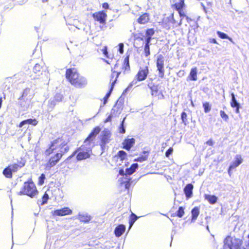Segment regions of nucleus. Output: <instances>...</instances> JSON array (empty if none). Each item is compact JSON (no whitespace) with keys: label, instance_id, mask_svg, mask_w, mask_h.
<instances>
[{"label":"nucleus","instance_id":"4","mask_svg":"<svg viewBox=\"0 0 249 249\" xmlns=\"http://www.w3.org/2000/svg\"><path fill=\"white\" fill-rule=\"evenodd\" d=\"M77 153V160H81L89 158L91 153V149L90 148V144L80 147L76 151L74 152V154Z\"/></svg>","mask_w":249,"mask_h":249},{"label":"nucleus","instance_id":"1","mask_svg":"<svg viewBox=\"0 0 249 249\" xmlns=\"http://www.w3.org/2000/svg\"><path fill=\"white\" fill-rule=\"evenodd\" d=\"M68 150V146L64 143L62 139H58L52 142L49 147L44 152L45 156L54 154L51 157L48 162L46 164V168L50 169L53 167Z\"/></svg>","mask_w":249,"mask_h":249},{"label":"nucleus","instance_id":"40","mask_svg":"<svg viewBox=\"0 0 249 249\" xmlns=\"http://www.w3.org/2000/svg\"><path fill=\"white\" fill-rule=\"evenodd\" d=\"M203 107L204 109V112L205 113H207L209 112L211 110V107L209 105V104L207 102H206L203 104Z\"/></svg>","mask_w":249,"mask_h":249},{"label":"nucleus","instance_id":"62","mask_svg":"<svg viewBox=\"0 0 249 249\" xmlns=\"http://www.w3.org/2000/svg\"><path fill=\"white\" fill-rule=\"evenodd\" d=\"M246 125H247L248 127H249V122H247L246 123Z\"/></svg>","mask_w":249,"mask_h":249},{"label":"nucleus","instance_id":"15","mask_svg":"<svg viewBox=\"0 0 249 249\" xmlns=\"http://www.w3.org/2000/svg\"><path fill=\"white\" fill-rule=\"evenodd\" d=\"M120 113L121 110L119 109L117 105L114 106L111 111L110 114L107 118L105 122H110L112 117L116 116L117 114H120Z\"/></svg>","mask_w":249,"mask_h":249},{"label":"nucleus","instance_id":"33","mask_svg":"<svg viewBox=\"0 0 249 249\" xmlns=\"http://www.w3.org/2000/svg\"><path fill=\"white\" fill-rule=\"evenodd\" d=\"M123 68L124 69L125 71L128 70L129 68L128 56H127L124 59Z\"/></svg>","mask_w":249,"mask_h":249},{"label":"nucleus","instance_id":"54","mask_svg":"<svg viewBox=\"0 0 249 249\" xmlns=\"http://www.w3.org/2000/svg\"><path fill=\"white\" fill-rule=\"evenodd\" d=\"M210 41L213 43L218 44L217 41L214 38L210 39Z\"/></svg>","mask_w":249,"mask_h":249},{"label":"nucleus","instance_id":"41","mask_svg":"<svg viewBox=\"0 0 249 249\" xmlns=\"http://www.w3.org/2000/svg\"><path fill=\"white\" fill-rule=\"evenodd\" d=\"M184 213V209L183 208V207H179L178 210L177 212V215L179 217H181L183 215Z\"/></svg>","mask_w":249,"mask_h":249},{"label":"nucleus","instance_id":"24","mask_svg":"<svg viewBox=\"0 0 249 249\" xmlns=\"http://www.w3.org/2000/svg\"><path fill=\"white\" fill-rule=\"evenodd\" d=\"M205 199L211 204H215L217 200V197L215 196L211 195H205Z\"/></svg>","mask_w":249,"mask_h":249},{"label":"nucleus","instance_id":"27","mask_svg":"<svg viewBox=\"0 0 249 249\" xmlns=\"http://www.w3.org/2000/svg\"><path fill=\"white\" fill-rule=\"evenodd\" d=\"M138 167V164L137 163H134L131 165V167L129 168L125 169L126 174L130 175L132 174Z\"/></svg>","mask_w":249,"mask_h":249},{"label":"nucleus","instance_id":"35","mask_svg":"<svg viewBox=\"0 0 249 249\" xmlns=\"http://www.w3.org/2000/svg\"><path fill=\"white\" fill-rule=\"evenodd\" d=\"M110 137L109 133L108 132H106L104 135L102 137V142L104 144H106L107 142H108V139Z\"/></svg>","mask_w":249,"mask_h":249},{"label":"nucleus","instance_id":"58","mask_svg":"<svg viewBox=\"0 0 249 249\" xmlns=\"http://www.w3.org/2000/svg\"><path fill=\"white\" fill-rule=\"evenodd\" d=\"M239 107H240V106H237V107H235L236 108V109H235V112L236 113H239Z\"/></svg>","mask_w":249,"mask_h":249},{"label":"nucleus","instance_id":"37","mask_svg":"<svg viewBox=\"0 0 249 249\" xmlns=\"http://www.w3.org/2000/svg\"><path fill=\"white\" fill-rule=\"evenodd\" d=\"M125 181H124L123 183L124 184L125 188L127 189H129L130 187L131 181L130 178H125Z\"/></svg>","mask_w":249,"mask_h":249},{"label":"nucleus","instance_id":"38","mask_svg":"<svg viewBox=\"0 0 249 249\" xmlns=\"http://www.w3.org/2000/svg\"><path fill=\"white\" fill-rule=\"evenodd\" d=\"M48 199H49V196L46 193L44 194V195H43V196L42 197V202L40 203L41 205H43L47 203Z\"/></svg>","mask_w":249,"mask_h":249},{"label":"nucleus","instance_id":"8","mask_svg":"<svg viewBox=\"0 0 249 249\" xmlns=\"http://www.w3.org/2000/svg\"><path fill=\"white\" fill-rule=\"evenodd\" d=\"M119 74H120V72H116L115 71L112 72V73L111 75L112 77L111 79V81H112V84H111V87L110 91L109 92H108L107 93L106 95L104 98V104H103L104 105H105L106 104V103L107 102V100L108 97L110 96V92H111V91L113 89V86L117 80V78L118 77Z\"/></svg>","mask_w":249,"mask_h":249},{"label":"nucleus","instance_id":"26","mask_svg":"<svg viewBox=\"0 0 249 249\" xmlns=\"http://www.w3.org/2000/svg\"><path fill=\"white\" fill-rule=\"evenodd\" d=\"M197 70L196 67L192 68L191 70L189 77L190 80L193 81H196L197 80Z\"/></svg>","mask_w":249,"mask_h":249},{"label":"nucleus","instance_id":"7","mask_svg":"<svg viewBox=\"0 0 249 249\" xmlns=\"http://www.w3.org/2000/svg\"><path fill=\"white\" fill-rule=\"evenodd\" d=\"M92 17L95 20L99 22L100 24H104L106 23L107 15L105 12H96L93 14Z\"/></svg>","mask_w":249,"mask_h":249},{"label":"nucleus","instance_id":"28","mask_svg":"<svg viewBox=\"0 0 249 249\" xmlns=\"http://www.w3.org/2000/svg\"><path fill=\"white\" fill-rule=\"evenodd\" d=\"M78 219L81 221L88 222L90 220V217L86 213H79Z\"/></svg>","mask_w":249,"mask_h":249},{"label":"nucleus","instance_id":"31","mask_svg":"<svg viewBox=\"0 0 249 249\" xmlns=\"http://www.w3.org/2000/svg\"><path fill=\"white\" fill-rule=\"evenodd\" d=\"M217 35L218 36L222 38V39H229L231 42H233V40L230 37H229L227 35H226V34L223 33V32H220V31H217Z\"/></svg>","mask_w":249,"mask_h":249},{"label":"nucleus","instance_id":"55","mask_svg":"<svg viewBox=\"0 0 249 249\" xmlns=\"http://www.w3.org/2000/svg\"><path fill=\"white\" fill-rule=\"evenodd\" d=\"M207 143L209 145H213V143L212 140H210L207 142Z\"/></svg>","mask_w":249,"mask_h":249},{"label":"nucleus","instance_id":"16","mask_svg":"<svg viewBox=\"0 0 249 249\" xmlns=\"http://www.w3.org/2000/svg\"><path fill=\"white\" fill-rule=\"evenodd\" d=\"M243 162V159L240 155H237L235 157V160L230 166V170H232L241 164Z\"/></svg>","mask_w":249,"mask_h":249},{"label":"nucleus","instance_id":"51","mask_svg":"<svg viewBox=\"0 0 249 249\" xmlns=\"http://www.w3.org/2000/svg\"><path fill=\"white\" fill-rule=\"evenodd\" d=\"M137 218H138V217L135 214L132 213L131 215V216H130V220L132 221L135 222L136 221V220L137 219Z\"/></svg>","mask_w":249,"mask_h":249},{"label":"nucleus","instance_id":"53","mask_svg":"<svg viewBox=\"0 0 249 249\" xmlns=\"http://www.w3.org/2000/svg\"><path fill=\"white\" fill-rule=\"evenodd\" d=\"M102 51H103V53H104L106 56H107V47H105L104 48V49H103Z\"/></svg>","mask_w":249,"mask_h":249},{"label":"nucleus","instance_id":"61","mask_svg":"<svg viewBox=\"0 0 249 249\" xmlns=\"http://www.w3.org/2000/svg\"><path fill=\"white\" fill-rule=\"evenodd\" d=\"M133 85V82L130 84L129 86L128 87V88H130Z\"/></svg>","mask_w":249,"mask_h":249},{"label":"nucleus","instance_id":"30","mask_svg":"<svg viewBox=\"0 0 249 249\" xmlns=\"http://www.w3.org/2000/svg\"><path fill=\"white\" fill-rule=\"evenodd\" d=\"M12 173L13 172L9 166L4 169L3 171V174L7 178H11L12 177Z\"/></svg>","mask_w":249,"mask_h":249},{"label":"nucleus","instance_id":"64","mask_svg":"<svg viewBox=\"0 0 249 249\" xmlns=\"http://www.w3.org/2000/svg\"><path fill=\"white\" fill-rule=\"evenodd\" d=\"M48 0H42V2H45L47 1Z\"/></svg>","mask_w":249,"mask_h":249},{"label":"nucleus","instance_id":"52","mask_svg":"<svg viewBox=\"0 0 249 249\" xmlns=\"http://www.w3.org/2000/svg\"><path fill=\"white\" fill-rule=\"evenodd\" d=\"M102 7L103 8H105V9H108V7H109V5H108V4L107 3H104L103 4H102Z\"/></svg>","mask_w":249,"mask_h":249},{"label":"nucleus","instance_id":"18","mask_svg":"<svg viewBox=\"0 0 249 249\" xmlns=\"http://www.w3.org/2000/svg\"><path fill=\"white\" fill-rule=\"evenodd\" d=\"M151 94L152 96L158 97L159 99H162L164 96L161 92L158 91L157 86H153L151 87Z\"/></svg>","mask_w":249,"mask_h":249},{"label":"nucleus","instance_id":"11","mask_svg":"<svg viewBox=\"0 0 249 249\" xmlns=\"http://www.w3.org/2000/svg\"><path fill=\"white\" fill-rule=\"evenodd\" d=\"M72 213V211L68 207H65L61 209L56 210L52 212L53 215L65 216L70 215Z\"/></svg>","mask_w":249,"mask_h":249},{"label":"nucleus","instance_id":"9","mask_svg":"<svg viewBox=\"0 0 249 249\" xmlns=\"http://www.w3.org/2000/svg\"><path fill=\"white\" fill-rule=\"evenodd\" d=\"M100 130L101 129L99 126H97L94 128L88 137L85 141L84 142L85 145H87L90 144V142L93 141L96 136L100 132Z\"/></svg>","mask_w":249,"mask_h":249},{"label":"nucleus","instance_id":"56","mask_svg":"<svg viewBox=\"0 0 249 249\" xmlns=\"http://www.w3.org/2000/svg\"><path fill=\"white\" fill-rule=\"evenodd\" d=\"M123 125V122L122 123V125ZM125 132V129L122 126V128L120 129V133H124Z\"/></svg>","mask_w":249,"mask_h":249},{"label":"nucleus","instance_id":"21","mask_svg":"<svg viewBox=\"0 0 249 249\" xmlns=\"http://www.w3.org/2000/svg\"><path fill=\"white\" fill-rule=\"evenodd\" d=\"M125 227L123 224L119 225L115 229L114 233L117 237L121 236L124 232Z\"/></svg>","mask_w":249,"mask_h":249},{"label":"nucleus","instance_id":"60","mask_svg":"<svg viewBox=\"0 0 249 249\" xmlns=\"http://www.w3.org/2000/svg\"><path fill=\"white\" fill-rule=\"evenodd\" d=\"M231 170H230V167L229 168V170H228V173H229V175L231 176Z\"/></svg>","mask_w":249,"mask_h":249},{"label":"nucleus","instance_id":"45","mask_svg":"<svg viewBox=\"0 0 249 249\" xmlns=\"http://www.w3.org/2000/svg\"><path fill=\"white\" fill-rule=\"evenodd\" d=\"M53 99L57 103H58L61 101L62 99V96L60 94H57L53 97Z\"/></svg>","mask_w":249,"mask_h":249},{"label":"nucleus","instance_id":"5","mask_svg":"<svg viewBox=\"0 0 249 249\" xmlns=\"http://www.w3.org/2000/svg\"><path fill=\"white\" fill-rule=\"evenodd\" d=\"M224 244V248L225 249H240L241 241L236 239H232L231 236H228L225 239Z\"/></svg>","mask_w":249,"mask_h":249},{"label":"nucleus","instance_id":"14","mask_svg":"<svg viewBox=\"0 0 249 249\" xmlns=\"http://www.w3.org/2000/svg\"><path fill=\"white\" fill-rule=\"evenodd\" d=\"M135 140L133 138L126 139L123 142V147L126 150H129L135 143Z\"/></svg>","mask_w":249,"mask_h":249},{"label":"nucleus","instance_id":"48","mask_svg":"<svg viewBox=\"0 0 249 249\" xmlns=\"http://www.w3.org/2000/svg\"><path fill=\"white\" fill-rule=\"evenodd\" d=\"M57 103V102L53 98H52L49 101V105L51 107H53Z\"/></svg>","mask_w":249,"mask_h":249},{"label":"nucleus","instance_id":"2","mask_svg":"<svg viewBox=\"0 0 249 249\" xmlns=\"http://www.w3.org/2000/svg\"><path fill=\"white\" fill-rule=\"evenodd\" d=\"M66 76L71 84L75 88H84L88 84L86 78L83 76L80 75L74 69L67 70Z\"/></svg>","mask_w":249,"mask_h":249},{"label":"nucleus","instance_id":"19","mask_svg":"<svg viewBox=\"0 0 249 249\" xmlns=\"http://www.w3.org/2000/svg\"><path fill=\"white\" fill-rule=\"evenodd\" d=\"M37 123L38 121L36 119H29L21 122L19 124L18 127H22L25 124H32L35 126Z\"/></svg>","mask_w":249,"mask_h":249},{"label":"nucleus","instance_id":"63","mask_svg":"<svg viewBox=\"0 0 249 249\" xmlns=\"http://www.w3.org/2000/svg\"><path fill=\"white\" fill-rule=\"evenodd\" d=\"M202 4V6H203V9L204 10H205V7L204 5L203 4Z\"/></svg>","mask_w":249,"mask_h":249},{"label":"nucleus","instance_id":"23","mask_svg":"<svg viewBox=\"0 0 249 249\" xmlns=\"http://www.w3.org/2000/svg\"><path fill=\"white\" fill-rule=\"evenodd\" d=\"M154 34V31L153 29L147 30L145 36V42L150 43L152 36Z\"/></svg>","mask_w":249,"mask_h":249},{"label":"nucleus","instance_id":"22","mask_svg":"<svg viewBox=\"0 0 249 249\" xmlns=\"http://www.w3.org/2000/svg\"><path fill=\"white\" fill-rule=\"evenodd\" d=\"M149 20V15L147 13H145L140 17L138 19V22L140 24H145Z\"/></svg>","mask_w":249,"mask_h":249},{"label":"nucleus","instance_id":"12","mask_svg":"<svg viewBox=\"0 0 249 249\" xmlns=\"http://www.w3.org/2000/svg\"><path fill=\"white\" fill-rule=\"evenodd\" d=\"M148 73V69L147 67L140 70L136 75L138 80L140 81L144 80L146 78Z\"/></svg>","mask_w":249,"mask_h":249},{"label":"nucleus","instance_id":"57","mask_svg":"<svg viewBox=\"0 0 249 249\" xmlns=\"http://www.w3.org/2000/svg\"><path fill=\"white\" fill-rule=\"evenodd\" d=\"M135 222L134 221H132L130 220H129V229H130L131 228V227L132 226V225H133V224Z\"/></svg>","mask_w":249,"mask_h":249},{"label":"nucleus","instance_id":"36","mask_svg":"<svg viewBox=\"0 0 249 249\" xmlns=\"http://www.w3.org/2000/svg\"><path fill=\"white\" fill-rule=\"evenodd\" d=\"M114 247L113 243L110 241H107L104 245V249H111Z\"/></svg>","mask_w":249,"mask_h":249},{"label":"nucleus","instance_id":"59","mask_svg":"<svg viewBox=\"0 0 249 249\" xmlns=\"http://www.w3.org/2000/svg\"><path fill=\"white\" fill-rule=\"evenodd\" d=\"M179 11V14L181 17H185V15L181 13V11L180 10H178Z\"/></svg>","mask_w":249,"mask_h":249},{"label":"nucleus","instance_id":"6","mask_svg":"<svg viewBox=\"0 0 249 249\" xmlns=\"http://www.w3.org/2000/svg\"><path fill=\"white\" fill-rule=\"evenodd\" d=\"M164 56L161 54L158 55L156 65L158 70L159 72V76L161 78H163L164 74Z\"/></svg>","mask_w":249,"mask_h":249},{"label":"nucleus","instance_id":"39","mask_svg":"<svg viewBox=\"0 0 249 249\" xmlns=\"http://www.w3.org/2000/svg\"><path fill=\"white\" fill-rule=\"evenodd\" d=\"M148 158V155H142L139 157H138L137 159H135V161H139V162H142L143 161H145L147 160Z\"/></svg>","mask_w":249,"mask_h":249},{"label":"nucleus","instance_id":"13","mask_svg":"<svg viewBox=\"0 0 249 249\" xmlns=\"http://www.w3.org/2000/svg\"><path fill=\"white\" fill-rule=\"evenodd\" d=\"M126 153L124 151H120L118 153V159L122 161V164L125 166H127L129 163L126 160Z\"/></svg>","mask_w":249,"mask_h":249},{"label":"nucleus","instance_id":"25","mask_svg":"<svg viewBox=\"0 0 249 249\" xmlns=\"http://www.w3.org/2000/svg\"><path fill=\"white\" fill-rule=\"evenodd\" d=\"M192 213V222H194L196 219L199 214V209L196 207L194 209H192L191 211Z\"/></svg>","mask_w":249,"mask_h":249},{"label":"nucleus","instance_id":"20","mask_svg":"<svg viewBox=\"0 0 249 249\" xmlns=\"http://www.w3.org/2000/svg\"><path fill=\"white\" fill-rule=\"evenodd\" d=\"M193 185L192 184H187L184 189V192L187 198L192 197L193 193Z\"/></svg>","mask_w":249,"mask_h":249},{"label":"nucleus","instance_id":"50","mask_svg":"<svg viewBox=\"0 0 249 249\" xmlns=\"http://www.w3.org/2000/svg\"><path fill=\"white\" fill-rule=\"evenodd\" d=\"M173 151V148H170L169 149H168L167 151H166V152L165 153V156L167 157H168L169 156V155L172 153Z\"/></svg>","mask_w":249,"mask_h":249},{"label":"nucleus","instance_id":"42","mask_svg":"<svg viewBox=\"0 0 249 249\" xmlns=\"http://www.w3.org/2000/svg\"><path fill=\"white\" fill-rule=\"evenodd\" d=\"M181 119H182V122L184 124L186 125L187 123V114H186V113L185 112H183L181 113Z\"/></svg>","mask_w":249,"mask_h":249},{"label":"nucleus","instance_id":"32","mask_svg":"<svg viewBox=\"0 0 249 249\" xmlns=\"http://www.w3.org/2000/svg\"><path fill=\"white\" fill-rule=\"evenodd\" d=\"M231 107H236L237 106H240L239 104L237 102L234 94L233 93L231 94Z\"/></svg>","mask_w":249,"mask_h":249},{"label":"nucleus","instance_id":"29","mask_svg":"<svg viewBox=\"0 0 249 249\" xmlns=\"http://www.w3.org/2000/svg\"><path fill=\"white\" fill-rule=\"evenodd\" d=\"M174 5L178 10H181L184 5V0H174Z\"/></svg>","mask_w":249,"mask_h":249},{"label":"nucleus","instance_id":"44","mask_svg":"<svg viewBox=\"0 0 249 249\" xmlns=\"http://www.w3.org/2000/svg\"><path fill=\"white\" fill-rule=\"evenodd\" d=\"M220 116L221 118L225 121H227L229 119V116L224 111H220Z\"/></svg>","mask_w":249,"mask_h":249},{"label":"nucleus","instance_id":"3","mask_svg":"<svg viewBox=\"0 0 249 249\" xmlns=\"http://www.w3.org/2000/svg\"><path fill=\"white\" fill-rule=\"evenodd\" d=\"M38 193L36 186L34 183L29 180L24 183L20 191L18 193L19 195H27L30 197H35Z\"/></svg>","mask_w":249,"mask_h":249},{"label":"nucleus","instance_id":"46","mask_svg":"<svg viewBox=\"0 0 249 249\" xmlns=\"http://www.w3.org/2000/svg\"><path fill=\"white\" fill-rule=\"evenodd\" d=\"M45 179V176L44 174H42L39 178L38 183L39 185H42L44 182V179Z\"/></svg>","mask_w":249,"mask_h":249},{"label":"nucleus","instance_id":"43","mask_svg":"<svg viewBox=\"0 0 249 249\" xmlns=\"http://www.w3.org/2000/svg\"><path fill=\"white\" fill-rule=\"evenodd\" d=\"M41 70V67L38 64H36L33 68V71H34V72L36 73H37L38 72H40Z\"/></svg>","mask_w":249,"mask_h":249},{"label":"nucleus","instance_id":"47","mask_svg":"<svg viewBox=\"0 0 249 249\" xmlns=\"http://www.w3.org/2000/svg\"><path fill=\"white\" fill-rule=\"evenodd\" d=\"M118 165H120V166H121V167H120V169L119 170V174L121 175H125L126 176L127 175V174H126V173H125V171H124V170L123 169H122V168H123L124 167V165L123 164H121V163H118Z\"/></svg>","mask_w":249,"mask_h":249},{"label":"nucleus","instance_id":"10","mask_svg":"<svg viewBox=\"0 0 249 249\" xmlns=\"http://www.w3.org/2000/svg\"><path fill=\"white\" fill-rule=\"evenodd\" d=\"M100 130L101 129L99 126H97L94 128L88 137L85 141L84 142L85 145H87L90 144V142L93 141L96 136L100 132Z\"/></svg>","mask_w":249,"mask_h":249},{"label":"nucleus","instance_id":"34","mask_svg":"<svg viewBox=\"0 0 249 249\" xmlns=\"http://www.w3.org/2000/svg\"><path fill=\"white\" fill-rule=\"evenodd\" d=\"M144 53L145 56L146 57L149 55L150 54L149 43H148L147 42H145V45L144 46Z\"/></svg>","mask_w":249,"mask_h":249},{"label":"nucleus","instance_id":"17","mask_svg":"<svg viewBox=\"0 0 249 249\" xmlns=\"http://www.w3.org/2000/svg\"><path fill=\"white\" fill-rule=\"evenodd\" d=\"M25 165V163L23 161H20L17 163H13L9 165L8 166L11 169L13 173L17 172L20 168L23 167Z\"/></svg>","mask_w":249,"mask_h":249},{"label":"nucleus","instance_id":"49","mask_svg":"<svg viewBox=\"0 0 249 249\" xmlns=\"http://www.w3.org/2000/svg\"><path fill=\"white\" fill-rule=\"evenodd\" d=\"M119 52L121 54L124 53V44L122 43L119 44Z\"/></svg>","mask_w":249,"mask_h":249}]
</instances>
